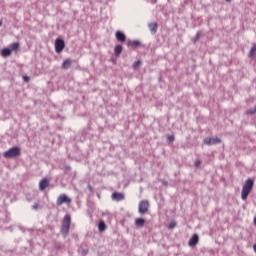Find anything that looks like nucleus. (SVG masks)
Masks as SVG:
<instances>
[{"label": "nucleus", "mask_w": 256, "mask_h": 256, "mask_svg": "<svg viewBox=\"0 0 256 256\" xmlns=\"http://www.w3.org/2000/svg\"><path fill=\"white\" fill-rule=\"evenodd\" d=\"M253 191V180L251 178H248L243 187L241 192V199L242 201H247V197H249V194Z\"/></svg>", "instance_id": "nucleus-1"}, {"label": "nucleus", "mask_w": 256, "mask_h": 256, "mask_svg": "<svg viewBox=\"0 0 256 256\" xmlns=\"http://www.w3.org/2000/svg\"><path fill=\"white\" fill-rule=\"evenodd\" d=\"M71 229V215L66 214L62 220L61 233L64 237L69 235V230Z\"/></svg>", "instance_id": "nucleus-2"}, {"label": "nucleus", "mask_w": 256, "mask_h": 256, "mask_svg": "<svg viewBox=\"0 0 256 256\" xmlns=\"http://www.w3.org/2000/svg\"><path fill=\"white\" fill-rule=\"evenodd\" d=\"M21 155V148L14 146L3 153V157L5 159H15V157H19Z\"/></svg>", "instance_id": "nucleus-3"}, {"label": "nucleus", "mask_w": 256, "mask_h": 256, "mask_svg": "<svg viewBox=\"0 0 256 256\" xmlns=\"http://www.w3.org/2000/svg\"><path fill=\"white\" fill-rule=\"evenodd\" d=\"M147 211H149V201L141 200L138 204V212L141 215H144V213H147Z\"/></svg>", "instance_id": "nucleus-4"}, {"label": "nucleus", "mask_w": 256, "mask_h": 256, "mask_svg": "<svg viewBox=\"0 0 256 256\" xmlns=\"http://www.w3.org/2000/svg\"><path fill=\"white\" fill-rule=\"evenodd\" d=\"M63 203H66L67 205L71 204V198H69L66 194H61L56 200L57 207H61Z\"/></svg>", "instance_id": "nucleus-5"}, {"label": "nucleus", "mask_w": 256, "mask_h": 256, "mask_svg": "<svg viewBox=\"0 0 256 256\" xmlns=\"http://www.w3.org/2000/svg\"><path fill=\"white\" fill-rule=\"evenodd\" d=\"M64 49H65V41H63V39L57 38L55 40L56 53H61Z\"/></svg>", "instance_id": "nucleus-6"}, {"label": "nucleus", "mask_w": 256, "mask_h": 256, "mask_svg": "<svg viewBox=\"0 0 256 256\" xmlns=\"http://www.w3.org/2000/svg\"><path fill=\"white\" fill-rule=\"evenodd\" d=\"M203 142H204L205 145H217V143H221V139L207 137V138L204 139Z\"/></svg>", "instance_id": "nucleus-7"}, {"label": "nucleus", "mask_w": 256, "mask_h": 256, "mask_svg": "<svg viewBox=\"0 0 256 256\" xmlns=\"http://www.w3.org/2000/svg\"><path fill=\"white\" fill-rule=\"evenodd\" d=\"M113 201H123L125 199V195L121 192H114L111 195Z\"/></svg>", "instance_id": "nucleus-8"}, {"label": "nucleus", "mask_w": 256, "mask_h": 256, "mask_svg": "<svg viewBox=\"0 0 256 256\" xmlns=\"http://www.w3.org/2000/svg\"><path fill=\"white\" fill-rule=\"evenodd\" d=\"M115 37L119 43H125L127 41V37L121 31H116Z\"/></svg>", "instance_id": "nucleus-9"}, {"label": "nucleus", "mask_w": 256, "mask_h": 256, "mask_svg": "<svg viewBox=\"0 0 256 256\" xmlns=\"http://www.w3.org/2000/svg\"><path fill=\"white\" fill-rule=\"evenodd\" d=\"M48 187H49V180L47 178L40 180L39 182L40 191H45V189Z\"/></svg>", "instance_id": "nucleus-10"}, {"label": "nucleus", "mask_w": 256, "mask_h": 256, "mask_svg": "<svg viewBox=\"0 0 256 256\" xmlns=\"http://www.w3.org/2000/svg\"><path fill=\"white\" fill-rule=\"evenodd\" d=\"M199 243V236L197 234H194L192 238L189 240L188 245L189 247H195Z\"/></svg>", "instance_id": "nucleus-11"}, {"label": "nucleus", "mask_w": 256, "mask_h": 256, "mask_svg": "<svg viewBox=\"0 0 256 256\" xmlns=\"http://www.w3.org/2000/svg\"><path fill=\"white\" fill-rule=\"evenodd\" d=\"M141 42L139 40H128L127 41V46L128 47H140Z\"/></svg>", "instance_id": "nucleus-12"}, {"label": "nucleus", "mask_w": 256, "mask_h": 256, "mask_svg": "<svg viewBox=\"0 0 256 256\" xmlns=\"http://www.w3.org/2000/svg\"><path fill=\"white\" fill-rule=\"evenodd\" d=\"M122 51H123V46H121L119 44L115 46L114 54L116 57H119V55H121Z\"/></svg>", "instance_id": "nucleus-13"}, {"label": "nucleus", "mask_w": 256, "mask_h": 256, "mask_svg": "<svg viewBox=\"0 0 256 256\" xmlns=\"http://www.w3.org/2000/svg\"><path fill=\"white\" fill-rule=\"evenodd\" d=\"M11 49H9V48H3L2 50H1V56L2 57H11Z\"/></svg>", "instance_id": "nucleus-14"}, {"label": "nucleus", "mask_w": 256, "mask_h": 256, "mask_svg": "<svg viewBox=\"0 0 256 256\" xmlns=\"http://www.w3.org/2000/svg\"><path fill=\"white\" fill-rule=\"evenodd\" d=\"M71 63H73L71 59H65L62 63V69H69V67H71Z\"/></svg>", "instance_id": "nucleus-15"}, {"label": "nucleus", "mask_w": 256, "mask_h": 256, "mask_svg": "<svg viewBox=\"0 0 256 256\" xmlns=\"http://www.w3.org/2000/svg\"><path fill=\"white\" fill-rule=\"evenodd\" d=\"M20 44L19 42H14L10 45V51L13 53V51H19Z\"/></svg>", "instance_id": "nucleus-16"}, {"label": "nucleus", "mask_w": 256, "mask_h": 256, "mask_svg": "<svg viewBox=\"0 0 256 256\" xmlns=\"http://www.w3.org/2000/svg\"><path fill=\"white\" fill-rule=\"evenodd\" d=\"M157 27H158V25L155 22L149 24V29H150L151 33H153V35H155L157 33Z\"/></svg>", "instance_id": "nucleus-17"}, {"label": "nucleus", "mask_w": 256, "mask_h": 256, "mask_svg": "<svg viewBox=\"0 0 256 256\" xmlns=\"http://www.w3.org/2000/svg\"><path fill=\"white\" fill-rule=\"evenodd\" d=\"M135 225H136V227H143V225H145V219L137 218L135 220Z\"/></svg>", "instance_id": "nucleus-18"}, {"label": "nucleus", "mask_w": 256, "mask_h": 256, "mask_svg": "<svg viewBox=\"0 0 256 256\" xmlns=\"http://www.w3.org/2000/svg\"><path fill=\"white\" fill-rule=\"evenodd\" d=\"M105 229H107V226L105 225V222L100 221L98 223V230L100 231V233H103V231H105Z\"/></svg>", "instance_id": "nucleus-19"}, {"label": "nucleus", "mask_w": 256, "mask_h": 256, "mask_svg": "<svg viewBox=\"0 0 256 256\" xmlns=\"http://www.w3.org/2000/svg\"><path fill=\"white\" fill-rule=\"evenodd\" d=\"M255 55H256V46L254 45V46L251 48L250 52H249V57H250L251 59H253V57H255Z\"/></svg>", "instance_id": "nucleus-20"}, {"label": "nucleus", "mask_w": 256, "mask_h": 256, "mask_svg": "<svg viewBox=\"0 0 256 256\" xmlns=\"http://www.w3.org/2000/svg\"><path fill=\"white\" fill-rule=\"evenodd\" d=\"M177 227V223L175 221L170 222L168 225V229H175Z\"/></svg>", "instance_id": "nucleus-21"}, {"label": "nucleus", "mask_w": 256, "mask_h": 256, "mask_svg": "<svg viewBox=\"0 0 256 256\" xmlns=\"http://www.w3.org/2000/svg\"><path fill=\"white\" fill-rule=\"evenodd\" d=\"M138 67H141V61L140 60L134 62V64H133L134 69H138Z\"/></svg>", "instance_id": "nucleus-22"}, {"label": "nucleus", "mask_w": 256, "mask_h": 256, "mask_svg": "<svg viewBox=\"0 0 256 256\" xmlns=\"http://www.w3.org/2000/svg\"><path fill=\"white\" fill-rule=\"evenodd\" d=\"M256 112V108H254V110H248L247 112H246V114L247 115H253V113H255Z\"/></svg>", "instance_id": "nucleus-23"}, {"label": "nucleus", "mask_w": 256, "mask_h": 256, "mask_svg": "<svg viewBox=\"0 0 256 256\" xmlns=\"http://www.w3.org/2000/svg\"><path fill=\"white\" fill-rule=\"evenodd\" d=\"M22 79L23 81H25V83H29V80H30L29 76H23Z\"/></svg>", "instance_id": "nucleus-24"}, {"label": "nucleus", "mask_w": 256, "mask_h": 256, "mask_svg": "<svg viewBox=\"0 0 256 256\" xmlns=\"http://www.w3.org/2000/svg\"><path fill=\"white\" fill-rule=\"evenodd\" d=\"M195 165H196V167H199V165H201V161L196 160V161H195Z\"/></svg>", "instance_id": "nucleus-25"}, {"label": "nucleus", "mask_w": 256, "mask_h": 256, "mask_svg": "<svg viewBox=\"0 0 256 256\" xmlns=\"http://www.w3.org/2000/svg\"><path fill=\"white\" fill-rule=\"evenodd\" d=\"M33 209H39V205L38 204H35L32 206Z\"/></svg>", "instance_id": "nucleus-26"}, {"label": "nucleus", "mask_w": 256, "mask_h": 256, "mask_svg": "<svg viewBox=\"0 0 256 256\" xmlns=\"http://www.w3.org/2000/svg\"><path fill=\"white\" fill-rule=\"evenodd\" d=\"M168 139H169V141H174L175 137L169 136Z\"/></svg>", "instance_id": "nucleus-27"}, {"label": "nucleus", "mask_w": 256, "mask_h": 256, "mask_svg": "<svg viewBox=\"0 0 256 256\" xmlns=\"http://www.w3.org/2000/svg\"><path fill=\"white\" fill-rule=\"evenodd\" d=\"M89 253V250H83V255H87Z\"/></svg>", "instance_id": "nucleus-28"}, {"label": "nucleus", "mask_w": 256, "mask_h": 256, "mask_svg": "<svg viewBox=\"0 0 256 256\" xmlns=\"http://www.w3.org/2000/svg\"><path fill=\"white\" fill-rule=\"evenodd\" d=\"M253 249H254V251L256 253V244L253 245Z\"/></svg>", "instance_id": "nucleus-29"}, {"label": "nucleus", "mask_w": 256, "mask_h": 256, "mask_svg": "<svg viewBox=\"0 0 256 256\" xmlns=\"http://www.w3.org/2000/svg\"><path fill=\"white\" fill-rule=\"evenodd\" d=\"M253 221H254V225H256V216L254 217V220H253Z\"/></svg>", "instance_id": "nucleus-30"}, {"label": "nucleus", "mask_w": 256, "mask_h": 256, "mask_svg": "<svg viewBox=\"0 0 256 256\" xmlns=\"http://www.w3.org/2000/svg\"><path fill=\"white\" fill-rule=\"evenodd\" d=\"M1 25H3V21L0 20V27H1Z\"/></svg>", "instance_id": "nucleus-31"}, {"label": "nucleus", "mask_w": 256, "mask_h": 256, "mask_svg": "<svg viewBox=\"0 0 256 256\" xmlns=\"http://www.w3.org/2000/svg\"><path fill=\"white\" fill-rule=\"evenodd\" d=\"M225 1H227V3H229L231 0H225Z\"/></svg>", "instance_id": "nucleus-32"}]
</instances>
